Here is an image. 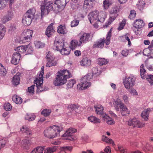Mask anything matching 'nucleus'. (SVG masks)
Instances as JSON below:
<instances>
[{"instance_id":"5","label":"nucleus","mask_w":153,"mask_h":153,"mask_svg":"<svg viewBox=\"0 0 153 153\" xmlns=\"http://www.w3.org/2000/svg\"><path fill=\"white\" fill-rule=\"evenodd\" d=\"M77 130L76 129L71 128L68 129L65 133L62 135L64 137L63 139L69 140L71 141H74L76 140L77 138L75 136L72 135L74 133L76 132Z\"/></svg>"},{"instance_id":"16","label":"nucleus","mask_w":153,"mask_h":153,"mask_svg":"<svg viewBox=\"0 0 153 153\" xmlns=\"http://www.w3.org/2000/svg\"><path fill=\"white\" fill-rule=\"evenodd\" d=\"M13 15V13L12 11H8L7 14L5 15L2 18L1 20L3 23H5L11 20Z\"/></svg>"},{"instance_id":"38","label":"nucleus","mask_w":153,"mask_h":153,"mask_svg":"<svg viewBox=\"0 0 153 153\" xmlns=\"http://www.w3.org/2000/svg\"><path fill=\"white\" fill-rule=\"evenodd\" d=\"M69 49H68L66 48H64V47L60 51L62 55H68L70 53V50Z\"/></svg>"},{"instance_id":"39","label":"nucleus","mask_w":153,"mask_h":153,"mask_svg":"<svg viewBox=\"0 0 153 153\" xmlns=\"http://www.w3.org/2000/svg\"><path fill=\"white\" fill-rule=\"evenodd\" d=\"M36 47L37 48H42L44 47L45 45L40 41H36L34 42Z\"/></svg>"},{"instance_id":"46","label":"nucleus","mask_w":153,"mask_h":153,"mask_svg":"<svg viewBox=\"0 0 153 153\" xmlns=\"http://www.w3.org/2000/svg\"><path fill=\"white\" fill-rule=\"evenodd\" d=\"M76 83V81L74 79H71L68 81V82L67 84V87L68 88H72L73 85Z\"/></svg>"},{"instance_id":"30","label":"nucleus","mask_w":153,"mask_h":153,"mask_svg":"<svg viewBox=\"0 0 153 153\" xmlns=\"http://www.w3.org/2000/svg\"><path fill=\"white\" fill-rule=\"evenodd\" d=\"M57 32L60 33L65 34L66 33V30L65 26L60 25L58 27L57 30Z\"/></svg>"},{"instance_id":"19","label":"nucleus","mask_w":153,"mask_h":153,"mask_svg":"<svg viewBox=\"0 0 153 153\" xmlns=\"http://www.w3.org/2000/svg\"><path fill=\"white\" fill-rule=\"evenodd\" d=\"M54 31L55 30L53 26V23H51L47 27L45 32V34L49 37Z\"/></svg>"},{"instance_id":"23","label":"nucleus","mask_w":153,"mask_h":153,"mask_svg":"<svg viewBox=\"0 0 153 153\" xmlns=\"http://www.w3.org/2000/svg\"><path fill=\"white\" fill-rule=\"evenodd\" d=\"M43 72L40 74L41 76H38V77L39 78V79H37L34 81V83L36 84V86L37 88L38 86L40 84L41 86L42 85L43 83Z\"/></svg>"},{"instance_id":"45","label":"nucleus","mask_w":153,"mask_h":153,"mask_svg":"<svg viewBox=\"0 0 153 153\" xmlns=\"http://www.w3.org/2000/svg\"><path fill=\"white\" fill-rule=\"evenodd\" d=\"M77 108L78 106L75 104L70 105L68 107V109L71 111H71H73V110H75V111H76V109H77Z\"/></svg>"},{"instance_id":"49","label":"nucleus","mask_w":153,"mask_h":153,"mask_svg":"<svg viewBox=\"0 0 153 153\" xmlns=\"http://www.w3.org/2000/svg\"><path fill=\"white\" fill-rule=\"evenodd\" d=\"M37 88V92H41L43 91H45L48 90V88L47 87H42V85L41 86V85L40 84L39 86H38Z\"/></svg>"},{"instance_id":"36","label":"nucleus","mask_w":153,"mask_h":153,"mask_svg":"<svg viewBox=\"0 0 153 153\" xmlns=\"http://www.w3.org/2000/svg\"><path fill=\"white\" fill-rule=\"evenodd\" d=\"M112 31V28H111L109 31L107 35V36L106 38V39L105 40V44L107 45H108L110 43V38L111 35V32Z\"/></svg>"},{"instance_id":"25","label":"nucleus","mask_w":153,"mask_h":153,"mask_svg":"<svg viewBox=\"0 0 153 153\" xmlns=\"http://www.w3.org/2000/svg\"><path fill=\"white\" fill-rule=\"evenodd\" d=\"M150 111L149 109L144 110L141 114V116L145 120H147L148 119L149 114Z\"/></svg>"},{"instance_id":"57","label":"nucleus","mask_w":153,"mask_h":153,"mask_svg":"<svg viewBox=\"0 0 153 153\" xmlns=\"http://www.w3.org/2000/svg\"><path fill=\"white\" fill-rule=\"evenodd\" d=\"M126 23V21L123 20V21L120 23V26L118 27V29L119 30H120L123 29L125 26Z\"/></svg>"},{"instance_id":"35","label":"nucleus","mask_w":153,"mask_h":153,"mask_svg":"<svg viewBox=\"0 0 153 153\" xmlns=\"http://www.w3.org/2000/svg\"><path fill=\"white\" fill-rule=\"evenodd\" d=\"M88 119L89 120L92 122L98 123L100 122V120L99 119L93 116H91L88 117Z\"/></svg>"},{"instance_id":"10","label":"nucleus","mask_w":153,"mask_h":153,"mask_svg":"<svg viewBox=\"0 0 153 153\" xmlns=\"http://www.w3.org/2000/svg\"><path fill=\"white\" fill-rule=\"evenodd\" d=\"M135 78L133 76H131L123 81L125 87L127 89H130L135 85Z\"/></svg>"},{"instance_id":"18","label":"nucleus","mask_w":153,"mask_h":153,"mask_svg":"<svg viewBox=\"0 0 153 153\" xmlns=\"http://www.w3.org/2000/svg\"><path fill=\"white\" fill-rule=\"evenodd\" d=\"M29 46V44L27 45L20 46L18 47L15 49V50L18 52V53H20V54L21 53H25Z\"/></svg>"},{"instance_id":"52","label":"nucleus","mask_w":153,"mask_h":153,"mask_svg":"<svg viewBox=\"0 0 153 153\" xmlns=\"http://www.w3.org/2000/svg\"><path fill=\"white\" fill-rule=\"evenodd\" d=\"M136 14V13L134 10H131V11L130 13L128 16V17L131 19H133L135 17Z\"/></svg>"},{"instance_id":"43","label":"nucleus","mask_w":153,"mask_h":153,"mask_svg":"<svg viewBox=\"0 0 153 153\" xmlns=\"http://www.w3.org/2000/svg\"><path fill=\"white\" fill-rule=\"evenodd\" d=\"M78 44H79V43L77 40H73L71 42V46H70V47L71 49H73L75 48L76 47L77 45L78 46Z\"/></svg>"},{"instance_id":"28","label":"nucleus","mask_w":153,"mask_h":153,"mask_svg":"<svg viewBox=\"0 0 153 153\" xmlns=\"http://www.w3.org/2000/svg\"><path fill=\"white\" fill-rule=\"evenodd\" d=\"M6 32V29L2 25H0V40L2 39L4 36Z\"/></svg>"},{"instance_id":"40","label":"nucleus","mask_w":153,"mask_h":153,"mask_svg":"<svg viewBox=\"0 0 153 153\" xmlns=\"http://www.w3.org/2000/svg\"><path fill=\"white\" fill-rule=\"evenodd\" d=\"M111 0H105L103 1V6L105 9H107L111 4Z\"/></svg>"},{"instance_id":"27","label":"nucleus","mask_w":153,"mask_h":153,"mask_svg":"<svg viewBox=\"0 0 153 153\" xmlns=\"http://www.w3.org/2000/svg\"><path fill=\"white\" fill-rule=\"evenodd\" d=\"M96 111L97 114H100V117L102 114H103V107L101 105H98L94 107Z\"/></svg>"},{"instance_id":"48","label":"nucleus","mask_w":153,"mask_h":153,"mask_svg":"<svg viewBox=\"0 0 153 153\" xmlns=\"http://www.w3.org/2000/svg\"><path fill=\"white\" fill-rule=\"evenodd\" d=\"M4 109L6 111H10L12 109L11 104L9 102L5 103L4 105Z\"/></svg>"},{"instance_id":"58","label":"nucleus","mask_w":153,"mask_h":153,"mask_svg":"<svg viewBox=\"0 0 153 153\" xmlns=\"http://www.w3.org/2000/svg\"><path fill=\"white\" fill-rule=\"evenodd\" d=\"M56 1H62V3L61 4L62 7H65L67 3L70 0H56Z\"/></svg>"},{"instance_id":"53","label":"nucleus","mask_w":153,"mask_h":153,"mask_svg":"<svg viewBox=\"0 0 153 153\" xmlns=\"http://www.w3.org/2000/svg\"><path fill=\"white\" fill-rule=\"evenodd\" d=\"M144 149L145 151H152L153 150V147L149 144H146L145 146Z\"/></svg>"},{"instance_id":"42","label":"nucleus","mask_w":153,"mask_h":153,"mask_svg":"<svg viewBox=\"0 0 153 153\" xmlns=\"http://www.w3.org/2000/svg\"><path fill=\"white\" fill-rule=\"evenodd\" d=\"M21 131L23 132L27 133V134H31V132L30 131L29 129L26 126H23L21 129Z\"/></svg>"},{"instance_id":"41","label":"nucleus","mask_w":153,"mask_h":153,"mask_svg":"<svg viewBox=\"0 0 153 153\" xmlns=\"http://www.w3.org/2000/svg\"><path fill=\"white\" fill-rule=\"evenodd\" d=\"M6 71L4 66L0 63V74L2 76H4L6 74Z\"/></svg>"},{"instance_id":"15","label":"nucleus","mask_w":153,"mask_h":153,"mask_svg":"<svg viewBox=\"0 0 153 153\" xmlns=\"http://www.w3.org/2000/svg\"><path fill=\"white\" fill-rule=\"evenodd\" d=\"M64 44L63 42L61 41H55L54 44L53 48L57 51H61L64 47Z\"/></svg>"},{"instance_id":"54","label":"nucleus","mask_w":153,"mask_h":153,"mask_svg":"<svg viewBox=\"0 0 153 153\" xmlns=\"http://www.w3.org/2000/svg\"><path fill=\"white\" fill-rule=\"evenodd\" d=\"M79 20L75 19L71 22V26L73 27L77 26L79 24Z\"/></svg>"},{"instance_id":"1","label":"nucleus","mask_w":153,"mask_h":153,"mask_svg":"<svg viewBox=\"0 0 153 153\" xmlns=\"http://www.w3.org/2000/svg\"><path fill=\"white\" fill-rule=\"evenodd\" d=\"M57 74L56 79L53 82L54 84L56 86L64 84L66 82L67 78L72 76L69 71L67 70L59 71Z\"/></svg>"},{"instance_id":"20","label":"nucleus","mask_w":153,"mask_h":153,"mask_svg":"<svg viewBox=\"0 0 153 153\" xmlns=\"http://www.w3.org/2000/svg\"><path fill=\"white\" fill-rule=\"evenodd\" d=\"M144 25V23L143 20L140 19L136 20L134 22L133 25L136 28H142Z\"/></svg>"},{"instance_id":"9","label":"nucleus","mask_w":153,"mask_h":153,"mask_svg":"<svg viewBox=\"0 0 153 153\" xmlns=\"http://www.w3.org/2000/svg\"><path fill=\"white\" fill-rule=\"evenodd\" d=\"M98 16V12L97 11L92 12L88 15V18L91 23H94L93 25L96 28L98 27L97 25Z\"/></svg>"},{"instance_id":"3","label":"nucleus","mask_w":153,"mask_h":153,"mask_svg":"<svg viewBox=\"0 0 153 153\" xmlns=\"http://www.w3.org/2000/svg\"><path fill=\"white\" fill-rule=\"evenodd\" d=\"M35 11L33 9L28 10L24 14L22 19V22L25 26L30 25L32 19L36 20L35 16Z\"/></svg>"},{"instance_id":"33","label":"nucleus","mask_w":153,"mask_h":153,"mask_svg":"<svg viewBox=\"0 0 153 153\" xmlns=\"http://www.w3.org/2000/svg\"><path fill=\"white\" fill-rule=\"evenodd\" d=\"M44 148V147H37L36 149H34L30 153H43Z\"/></svg>"},{"instance_id":"29","label":"nucleus","mask_w":153,"mask_h":153,"mask_svg":"<svg viewBox=\"0 0 153 153\" xmlns=\"http://www.w3.org/2000/svg\"><path fill=\"white\" fill-rule=\"evenodd\" d=\"M80 64L82 66H88L90 65L91 61L87 58H85L83 59L80 61Z\"/></svg>"},{"instance_id":"59","label":"nucleus","mask_w":153,"mask_h":153,"mask_svg":"<svg viewBox=\"0 0 153 153\" xmlns=\"http://www.w3.org/2000/svg\"><path fill=\"white\" fill-rule=\"evenodd\" d=\"M34 85H33L30 87H28V91L29 93H33L34 92Z\"/></svg>"},{"instance_id":"55","label":"nucleus","mask_w":153,"mask_h":153,"mask_svg":"<svg viewBox=\"0 0 153 153\" xmlns=\"http://www.w3.org/2000/svg\"><path fill=\"white\" fill-rule=\"evenodd\" d=\"M146 79L151 84H153V75H148V77Z\"/></svg>"},{"instance_id":"56","label":"nucleus","mask_w":153,"mask_h":153,"mask_svg":"<svg viewBox=\"0 0 153 153\" xmlns=\"http://www.w3.org/2000/svg\"><path fill=\"white\" fill-rule=\"evenodd\" d=\"M12 57L19 60L21 57V55L20 53L17 52L13 54Z\"/></svg>"},{"instance_id":"31","label":"nucleus","mask_w":153,"mask_h":153,"mask_svg":"<svg viewBox=\"0 0 153 153\" xmlns=\"http://www.w3.org/2000/svg\"><path fill=\"white\" fill-rule=\"evenodd\" d=\"M12 99L16 104H21L22 102V98L16 95L13 96Z\"/></svg>"},{"instance_id":"37","label":"nucleus","mask_w":153,"mask_h":153,"mask_svg":"<svg viewBox=\"0 0 153 153\" xmlns=\"http://www.w3.org/2000/svg\"><path fill=\"white\" fill-rule=\"evenodd\" d=\"M102 140L104 141L105 142L108 143H114V142L111 139L108 138L104 135H102Z\"/></svg>"},{"instance_id":"61","label":"nucleus","mask_w":153,"mask_h":153,"mask_svg":"<svg viewBox=\"0 0 153 153\" xmlns=\"http://www.w3.org/2000/svg\"><path fill=\"white\" fill-rule=\"evenodd\" d=\"M128 91H129V92L131 94H132L133 95H137V92H136V90L134 89V88H130V89H128Z\"/></svg>"},{"instance_id":"21","label":"nucleus","mask_w":153,"mask_h":153,"mask_svg":"<svg viewBox=\"0 0 153 153\" xmlns=\"http://www.w3.org/2000/svg\"><path fill=\"white\" fill-rule=\"evenodd\" d=\"M104 38L100 39L99 41L97 42L93 45L94 48H102L104 46V43L105 42Z\"/></svg>"},{"instance_id":"47","label":"nucleus","mask_w":153,"mask_h":153,"mask_svg":"<svg viewBox=\"0 0 153 153\" xmlns=\"http://www.w3.org/2000/svg\"><path fill=\"white\" fill-rule=\"evenodd\" d=\"M51 112V110L44 109L41 112L42 114H43L44 116L48 117L50 114Z\"/></svg>"},{"instance_id":"11","label":"nucleus","mask_w":153,"mask_h":153,"mask_svg":"<svg viewBox=\"0 0 153 153\" xmlns=\"http://www.w3.org/2000/svg\"><path fill=\"white\" fill-rule=\"evenodd\" d=\"M32 34L33 31L32 30H25L22 33L21 39L24 41V42L29 41L31 38Z\"/></svg>"},{"instance_id":"7","label":"nucleus","mask_w":153,"mask_h":153,"mask_svg":"<svg viewBox=\"0 0 153 153\" xmlns=\"http://www.w3.org/2000/svg\"><path fill=\"white\" fill-rule=\"evenodd\" d=\"M53 4L52 2L49 1L47 3H44L43 5L41 6V16L42 18L43 17L44 14L45 15H47L52 10Z\"/></svg>"},{"instance_id":"12","label":"nucleus","mask_w":153,"mask_h":153,"mask_svg":"<svg viewBox=\"0 0 153 153\" xmlns=\"http://www.w3.org/2000/svg\"><path fill=\"white\" fill-rule=\"evenodd\" d=\"M128 124L129 126H132L133 127L140 128L143 126L145 124L140 123V121L136 118L130 119L128 121Z\"/></svg>"},{"instance_id":"51","label":"nucleus","mask_w":153,"mask_h":153,"mask_svg":"<svg viewBox=\"0 0 153 153\" xmlns=\"http://www.w3.org/2000/svg\"><path fill=\"white\" fill-rule=\"evenodd\" d=\"M34 115H32L31 116H30L28 114H27L26 116L25 117V119L28 120L29 121H31L33 120L35 118Z\"/></svg>"},{"instance_id":"2","label":"nucleus","mask_w":153,"mask_h":153,"mask_svg":"<svg viewBox=\"0 0 153 153\" xmlns=\"http://www.w3.org/2000/svg\"><path fill=\"white\" fill-rule=\"evenodd\" d=\"M60 131V128L55 125L51 126L44 131V136L49 138H53L58 134Z\"/></svg>"},{"instance_id":"24","label":"nucleus","mask_w":153,"mask_h":153,"mask_svg":"<svg viewBox=\"0 0 153 153\" xmlns=\"http://www.w3.org/2000/svg\"><path fill=\"white\" fill-rule=\"evenodd\" d=\"M20 75V73H18L14 76L12 80V83L14 85H17L19 84L20 81L19 78Z\"/></svg>"},{"instance_id":"63","label":"nucleus","mask_w":153,"mask_h":153,"mask_svg":"<svg viewBox=\"0 0 153 153\" xmlns=\"http://www.w3.org/2000/svg\"><path fill=\"white\" fill-rule=\"evenodd\" d=\"M118 150L121 153H125V149L122 147L118 145L117 146Z\"/></svg>"},{"instance_id":"34","label":"nucleus","mask_w":153,"mask_h":153,"mask_svg":"<svg viewBox=\"0 0 153 153\" xmlns=\"http://www.w3.org/2000/svg\"><path fill=\"white\" fill-rule=\"evenodd\" d=\"M140 76L141 78L144 79L145 78V74L146 73V71L144 68V65L143 64H142L140 68Z\"/></svg>"},{"instance_id":"22","label":"nucleus","mask_w":153,"mask_h":153,"mask_svg":"<svg viewBox=\"0 0 153 153\" xmlns=\"http://www.w3.org/2000/svg\"><path fill=\"white\" fill-rule=\"evenodd\" d=\"M101 117L103 118L104 120L108 124L111 125L114 123V121L106 114H102Z\"/></svg>"},{"instance_id":"26","label":"nucleus","mask_w":153,"mask_h":153,"mask_svg":"<svg viewBox=\"0 0 153 153\" xmlns=\"http://www.w3.org/2000/svg\"><path fill=\"white\" fill-rule=\"evenodd\" d=\"M106 17V14L105 12H100L98 13V22H103Z\"/></svg>"},{"instance_id":"6","label":"nucleus","mask_w":153,"mask_h":153,"mask_svg":"<svg viewBox=\"0 0 153 153\" xmlns=\"http://www.w3.org/2000/svg\"><path fill=\"white\" fill-rule=\"evenodd\" d=\"M119 12V7L116 6L112 8L110 10V18L108 19V24L105 25L106 27L110 24L118 16V13Z\"/></svg>"},{"instance_id":"44","label":"nucleus","mask_w":153,"mask_h":153,"mask_svg":"<svg viewBox=\"0 0 153 153\" xmlns=\"http://www.w3.org/2000/svg\"><path fill=\"white\" fill-rule=\"evenodd\" d=\"M108 62L105 58H100L99 59L98 64L100 66L107 64Z\"/></svg>"},{"instance_id":"32","label":"nucleus","mask_w":153,"mask_h":153,"mask_svg":"<svg viewBox=\"0 0 153 153\" xmlns=\"http://www.w3.org/2000/svg\"><path fill=\"white\" fill-rule=\"evenodd\" d=\"M58 147L54 146L52 147L48 148L46 150H45L44 153H53L57 150Z\"/></svg>"},{"instance_id":"14","label":"nucleus","mask_w":153,"mask_h":153,"mask_svg":"<svg viewBox=\"0 0 153 153\" xmlns=\"http://www.w3.org/2000/svg\"><path fill=\"white\" fill-rule=\"evenodd\" d=\"M90 37V34L86 33H83L80 38L79 42V44H78V46H80L82 44L85 43L88 41Z\"/></svg>"},{"instance_id":"8","label":"nucleus","mask_w":153,"mask_h":153,"mask_svg":"<svg viewBox=\"0 0 153 153\" xmlns=\"http://www.w3.org/2000/svg\"><path fill=\"white\" fill-rule=\"evenodd\" d=\"M114 104V107L117 111H119V106L120 111L122 115L125 116L127 114H129V111H128V109L126 108V106L123 104L121 103H118L117 102L115 101Z\"/></svg>"},{"instance_id":"60","label":"nucleus","mask_w":153,"mask_h":153,"mask_svg":"<svg viewBox=\"0 0 153 153\" xmlns=\"http://www.w3.org/2000/svg\"><path fill=\"white\" fill-rule=\"evenodd\" d=\"M143 53L144 55L145 56H149V49H145L143 51Z\"/></svg>"},{"instance_id":"62","label":"nucleus","mask_w":153,"mask_h":153,"mask_svg":"<svg viewBox=\"0 0 153 153\" xmlns=\"http://www.w3.org/2000/svg\"><path fill=\"white\" fill-rule=\"evenodd\" d=\"M28 50L27 52V54H32L33 51V49L32 47L29 44V47H28Z\"/></svg>"},{"instance_id":"13","label":"nucleus","mask_w":153,"mask_h":153,"mask_svg":"<svg viewBox=\"0 0 153 153\" xmlns=\"http://www.w3.org/2000/svg\"><path fill=\"white\" fill-rule=\"evenodd\" d=\"M62 3V1H57L55 0L54 3L53 4V7L52 10L56 13H57L60 12L63 9L64 7H62L61 5V4Z\"/></svg>"},{"instance_id":"4","label":"nucleus","mask_w":153,"mask_h":153,"mask_svg":"<svg viewBox=\"0 0 153 153\" xmlns=\"http://www.w3.org/2000/svg\"><path fill=\"white\" fill-rule=\"evenodd\" d=\"M92 75L89 74L84 76L81 80V83L77 85V88L79 90H83L89 87L91 85L89 82L91 78Z\"/></svg>"},{"instance_id":"17","label":"nucleus","mask_w":153,"mask_h":153,"mask_svg":"<svg viewBox=\"0 0 153 153\" xmlns=\"http://www.w3.org/2000/svg\"><path fill=\"white\" fill-rule=\"evenodd\" d=\"M48 53L46 57L48 62L46 64V66L49 67L54 65L52 62L54 60V57L52 56H51L50 52H48Z\"/></svg>"},{"instance_id":"64","label":"nucleus","mask_w":153,"mask_h":153,"mask_svg":"<svg viewBox=\"0 0 153 153\" xmlns=\"http://www.w3.org/2000/svg\"><path fill=\"white\" fill-rule=\"evenodd\" d=\"M19 60H18L17 59L14 58L12 57V59L11 60V63L14 65H16L19 62Z\"/></svg>"},{"instance_id":"50","label":"nucleus","mask_w":153,"mask_h":153,"mask_svg":"<svg viewBox=\"0 0 153 153\" xmlns=\"http://www.w3.org/2000/svg\"><path fill=\"white\" fill-rule=\"evenodd\" d=\"M7 1L4 0H0V9H2L5 7L7 4Z\"/></svg>"}]
</instances>
